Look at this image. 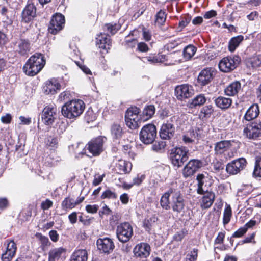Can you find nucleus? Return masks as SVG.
Segmentation results:
<instances>
[{"mask_svg": "<svg viewBox=\"0 0 261 261\" xmlns=\"http://www.w3.org/2000/svg\"><path fill=\"white\" fill-rule=\"evenodd\" d=\"M45 63L42 54L35 53L28 59L24 65L23 71L27 75L34 76L42 69Z\"/></svg>", "mask_w": 261, "mask_h": 261, "instance_id": "nucleus-1", "label": "nucleus"}, {"mask_svg": "<svg viewBox=\"0 0 261 261\" xmlns=\"http://www.w3.org/2000/svg\"><path fill=\"white\" fill-rule=\"evenodd\" d=\"M85 108L84 101L80 99H73L67 102L61 110L62 115L69 119H73L80 116Z\"/></svg>", "mask_w": 261, "mask_h": 261, "instance_id": "nucleus-2", "label": "nucleus"}, {"mask_svg": "<svg viewBox=\"0 0 261 261\" xmlns=\"http://www.w3.org/2000/svg\"><path fill=\"white\" fill-rule=\"evenodd\" d=\"M189 149L186 147H176L171 150L170 159L174 166L181 167L188 159Z\"/></svg>", "mask_w": 261, "mask_h": 261, "instance_id": "nucleus-3", "label": "nucleus"}, {"mask_svg": "<svg viewBox=\"0 0 261 261\" xmlns=\"http://www.w3.org/2000/svg\"><path fill=\"white\" fill-rule=\"evenodd\" d=\"M156 134L155 126L152 124H148L142 128L140 132V139L144 144H151L155 140Z\"/></svg>", "mask_w": 261, "mask_h": 261, "instance_id": "nucleus-4", "label": "nucleus"}, {"mask_svg": "<svg viewBox=\"0 0 261 261\" xmlns=\"http://www.w3.org/2000/svg\"><path fill=\"white\" fill-rule=\"evenodd\" d=\"M133 234V227L128 222L121 223L117 226L116 236L120 242H127L132 238Z\"/></svg>", "mask_w": 261, "mask_h": 261, "instance_id": "nucleus-5", "label": "nucleus"}, {"mask_svg": "<svg viewBox=\"0 0 261 261\" xmlns=\"http://www.w3.org/2000/svg\"><path fill=\"white\" fill-rule=\"evenodd\" d=\"M106 139V137H98L89 142L86 148L92 156H98L103 151V143Z\"/></svg>", "mask_w": 261, "mask_h": 261, "instance_id": "nucleus-6", "label": "nucleus"}, {"mask_svg": "<svg viewBox=\"0 0 261 261\" xmlns=\"http://www.w3.org/2000/svg\"><path fill=\"white\" fill-rule=\"evenodd\" d=\"M240 62L239 56L223 58L219 63L220 70L224 72H229L234 70Z\"/></svg>", "mask_w": 261, "mask_h": 261, "instance_id": "nucleus-7", "label": "nucleus"}, {"mask_svg": "<svg viewBox=\"0 0 261 261\" xmlns=\"http://www.w3.org/2000/svg\"><path fill=\"white\" fill-rule=\"evenodd\" d=\"M65 25V17L60 13H56L52 16L48 27V31L56 34L63 29Z\"/></svg>", "mask_w": 261, "mask_h": 261, "instance_id": "nucleus-8", "label": "nucleus"}, {"mask_svg": "<svg viewBox=\"0 0 261 261\" xmlns=\"http://www.w3.org/2000/svg\"><path fill=\"white\" fill-rule=\"evenodd\" d=\"M244 133L249 139H256L261 137V121L257 120L251 123L244 129Z\"/></svg>", "mask_w": 261, "mask_h": 261, "instance_id": "nucleus-9", "label": "nucleus"}, {"mask_svg": "<svg viewBox=\"0 0 261 261\" xmlns=\"http://www.w3.org/2000/svg\"><path fill=\"white\" fill-rule=\"evenodd\" d=\"M97 248L102 253L110 254L115 248L113 240L110 238H99L97 240Z\"/></svg>", "mask_w": 261, "mask_h": 261, "instance_id": "nucleus-10", "label": "nucleus"}, {"mask_svg": "<svg viewBox=\"0 0 261 261\" xmlns=\"http://www.w3.org/2000/svg\"><path fill=\"white\" fill-rule=\"evenodd\" d=\"M203 162L199 160L192 159L189 161L183 169V175L188 177L193 175L203 166Z\"/></svg>", "mask_w": 261, "mask_h": 261, "instance_id": "nucleus-11", "label": "nucleus"}, {"mask_svg": "<svg viewBox=\"0 0 261 261\" xmlns=\"http://www.w3.org/2000/svg\"><path fill=\"white\" fill-rule=\"evenodd\" d=\"M197 181V192L199 194H204L208 192V188L212 185V182L208 176L204 174H198L196 177Z\"/></svg>", "mask_w": 261, "mask_h": 261, "instance_id": "nucleus-12", "label": "nucleus"}, {"mask_svg": "<svg viewBox=\"0 0 261 261\" xmlns=\"http://www.w3.org/2000/svg\"><path fill=\"white\" fill-rule=\"evenodd\" d=\"M171 207L172 210L178 213H180L185 207L184 199L180 191L175 189L172 196Z\"/></svg>", "mask_w": 261, "mask_h": 261, "instance_id": "nucleus-13", "label": "nucleus"}, {"mask_svg": "<svg viewBox=\"0 0 261 261\" xmlns=\"http://www.w3.org/2000/svg\"><path fill=\"white\" fill-rule=\"evenodd\" d=\"M246 164L245 159L239 158L228 163L226 166V170L230 174H236L245 168Z\"/></svg>", "mask_w": 261, "mask_h": 261, "instance_id": "nucleus-14", "label": "nucleus"}, {"mask_svg": "<svg viewBox=\"0 0 261 261\" xmlns=\"http://www.w3.org/2000/svg\"><path fill=\"white\" fill-rule=\"evenodd\" d=\"M57 109L53 106L45 107L42 113V120L46 125H51L54 122L56 115Z\"/></svg>", "mask_w": 261, "mask_h": 261, "instance_id": "nucleus-15", "label": "nucleus"}, {"mask_svg": "<svg viewBox=\"0 0 261 261\" xmlns=\"http://www.w3.org/2000/svg\"><path fill=\"white\" fill-rule=\"evenodd\" d=\"M133 252L136 257L146 258L150 255V247L147 243H141L135 247Z\"/></svg>", "mask_w": 261, "mask_h": 261, "instance_id": "nucleus-16", "label": "nucleus"}, {"mask_svg": "<svg viewBox=\"0 0 261 261\" xmlns=\"http://www.w3.org/2000/svg\"><path fill=\"white\" fill-rule=\"evenodd\" d=\"M36 8L32 3L28 4L21 13L22 21L28 23L36 16Z\"/></svg>", "mask_w": 261, "mask_h": 261, "instance_id": "nucleus-17", "label": "nucleus"}, {"mask_svg": "<svg viewBox=\"0 0 261 261\" xmlns=\"http://www.w3.org/2000/svg\"><path fill=\"white\" fill-rule=\"evenodd\" d=\"M175 133V127L170 123H163L160 130V136L161 139L169 140L172 138Z\"/></svg>", "mask_w": 261, "mask_h": 261, "instance_id": "nucleus-18", "label": "nucleus"}, {"mask_svg": "<svg viewBox=\"0 0 261 261\" xmlns=\"http://www.w3.org/2000/svg\"><path fill=\"white\" fill-rule=\"evenodd\" d=\"M190 88H191V86L186 84L177 86L175 90L177 98L178 99L182 100L184 98H187L191 96L192 93Z\"/></svg>", "mask_w": 261, "mask_h": 261, "instance_id": "nucleus-19", "label": "nucleus"}, {"mask_svg": "<svg viewBox=\"0 0 261 261\" xmlns=\"http://www.w3.org/2000/svg\"><path fill=\"white\" fill-rule=\"evenodd\" d=\"M96 39V44L98 46L99 48L102 49L106 53H108L111 46V41L110 38L108 37L105 34H101Z\"/></svg>", "mask_w": 261, "mask_h": 261, "instance_id": "nucleus-20", "label": "nucleus"}, {"mask_svg": "<svg viewBox=\"0 0 261 261\" xmlns=\"http://www.w3.org/2000/svg\"><path fill=\"white\" fill-rule=\"evenodd\" d=\"M132 165L130 162L124 160H120L116 166V170L119 174H126L132 170Z\"/></svg>", "mask_w": 261, "mask_h": 261, "instance_id": "nucleus-21", "label": "nucleus"}, {"mask_svg": "<svg viewBox=\"0 0 261 261\" xmlns=\"http://www.w3.org/2000/svg\"><path fill=\"white\" fill-rule=\"evenodd\" d=\"M60 87L61 85L57 80L53 79L47 82L46 85L44 87V92L46 94H54L57 90L60 89Z\"/></svg>", "mask_w": 261, "mask_h": 261, "instance_id": "nucleus-22", "label": "nucleus"}, {"mask_svg": "<svg viewBox=\"0 0 261 261\" xmlns=\"http://www.w3.org/2000/svg\"><path fill=\"white\" fill-rule=\"evenodd\" d=\"M259 113V107L257 104L252 105L247 110L244 115V119L247 121H251L256 118Z\"/></svg>", "mask_w": 261, "mask_h": 261, "instance_id": "nucleus-23", "label": "nucleus"}, {"mask_svg": "<svg viewBox=\"0 0 261 261\" xmlns=\"http://www.w3.org/2000/svg\"><path fill=\"white\" fill-rule=\"evenodd\" d=\"M212 73L208 69H204L200 73L198 77V82L201 85L207 84L212 79Z\"/></svg>", "mask_w": 261, "mask_h": 261, "instance_id": "nucleus-24", "label": "nucleus"}, {"mask_svg": "<svg viewBox=\"0 0 261 261\" xmlns=\"http://www.w3.org/2000/svg\"><path fill=\"white\" fill-rule=\"evenodd\" d=\"M202 198L201 207L202 208H209L213 203L215 199V194L212 192H205Z\"/></svg>", "mask_w": 261, "mask_h": 261, "instance_id": "nucleus-25", "label": "nucleus"}, {"mask_svg": "<svg viewBox=\"0 0 261 261\" xmlns=\"http://www.w3.org/2000/svg\"><path fill=\"white\" fill-rule=\"evenodd\" d=\"M175 189L171 188L167 192H166L162 196L160 200V204L161 206L167 210L170 208L169 197L171 194H174Z\"/></svg>", "mask_w": 261, "mask_h": 261, "instance_id": "nucleus-26", "label": "nucleus"}, {"mask_svg": "<svg viewBox=\"0 0 261 261\" xmlns=\"http://www.w3.org/2000/svg\"><path fill=\"white\" fill-rule=\"evenodd\" d=\"M241 88V83L238 81L234 82L226 87L225 89V93L228 96H234L239 92Z\"/></svg>", "mask_w": 261, "mask_h": 261, "instance_id": "nucleus-27", "label": "nucleus"}, {"mask_svg": "<svg viewBox=\"0 0 261 261\" xmlns=\"http://www.w3.org/2000/svg\"><path fill=\"white\" fill-rule=\"evenodd\" d=\"M231 146L230 141L224 140L215 144V151L216 154H222Z\"/></svg>", "mask_w": 261, "mask_h": 261, "instance_id": "nucleus-28", "label": "nucleus"}, {"mask_svg": "<svg viewBox=\"0 0 261 261\" xmlns=\"http://www.w3.org/2000/svg\"><path fill=\"white\" fill-rule=\"evenodd\" d=\"M88 253L85 249L75 250L71 256V261H87Z\"/></svg>", "mask_w": 261, "mask_h": 261, "instance_id": "nucleus-29", "label": "nucleus"}, {"mask_svg": "<svg viewBox=\"0 0 261 261\" xmlns=\"http://www.w3.org/2000/svg\"><path fill=\"white\" fill-rule=\"evenodd\" d=\"M216 105L221 109H226L230 107L232 100L229 98L219 96L215 100Z\"/></svg>", "mask_w": 261, "mask_h": 261, "instance_id": "nucleus-30", "label": "nucleus"}, {"mask_svg": "<svg viewBox=\"0 0 261 261\" xmlns=\"http://www.w3.org/2000/svg\"><path fill=\"white\" fill-rule=\"evenodd\" d=\"M65 252V249L62 247L55 248L51 249L48 252V261H56L58 260L63 253Z\"/></svg>", "mask_w": 261, "mask_h": 261, "instance_id": "nucleus-31", "label": "nucleus"}, {"mask_svg": "<svg viewBox=\"0 0 261 261\" xmlns=\"http://www.w3.org/2000/svg\"><path fill=\"white\" fill-rule=\"evenodd\" d=\"M30 50V43L28 40L21 39L18 44L17 51L22 56L26 55Z\"/></svg>", "mask_w": 261, "mask_h": 261, "instance_id": "nucleus-32", "label": "nucleus"}, {"mask_svg": "<svg viewBox=\"0 0 261 261\" xmlns=\"http://www.w3.org/2000/svg\"><path fill=\"white\" fill-rule=\"evenodd\" d=\"M111 133L114 139H120L123 134V131L121 125L118 123H113L111 127Z\"/></svg>", "mask_w": 261, "mask_h": 261, "instance_id": "nucleus-33", "label": "nucleus"}, {"mask_svg": "<svg viewBox=\"0 0 261 261\" xmlns=\"http://www.w3.org/2000/svg\"><path fill=\"white\" fill-rule=\"evenodd\" d=\"M244 37L242 35H238L232 38L229 42L228 49L231 52H233L238 47L240 43L243 40Z\"/></svg>", "mask_w": 261, "mask_h": 261, "instance_id": "nucleus-34", "label": "nucleus"}, {"mask_svg": "<svg viewBox=\"0 0 261 261\" xmlns=\"http://www.w3.org/2000/svg\"><path fill=\"white\" fill-rule=\"evenodd\" d=\"M155 112V108L153 105L146 106L143 110L142 114L143 121H145L151 118Z\"/></svg>", "mask_w": 261, "mask_h": 261, "instance_id": "nucleus-35", "label": "nucleus"}, {"mask_svg": "<svg viewBox=\"0 0 261 261\" xmlns=\"http://www.w3.org/2000/svg\"><path fill=\"white\" fill-rule=\"evenodd\" d=\"M197 48L193 45H188L183 50V57L186 60H190L195 55Z\"/></svg>", "mask_w": 261, "mask_h": 261, "instance_id": "nucleus-36", "label": "nucleus"}, {"mask_svg": "<svg viewBox=\"0 0 261 261\" xmlns=\"http://www.w3.org/2000/svg\"><path fill=\"white\" fill-rule=\"evenodd\" d=\"M206 101L205 96L202 94H199L194 97L190 103V107L191 108L195 107L197 106H201L204 104Z\"/></svg>", "mask_w": 261, "mask_h": 261, "instance_id": "nucleus-37", "label": "nucleus"}, {"mask_svg": "<svg viewBox=\"0 0 261 261\" xmlns=\"http://www.w3.org/2000/svg\"><path fill=\"white\" fill-rule=\"evenodd\" d=\"M139 109L136 107H132L127 109L126 111L125 117L131 118L133 119H140L139 117Z\"/></svg>", "mask_w": 261, "mask_h": 261, "instance_id": "nucleus-38", "label": "nucleus"}, {"mask_svg": "<svg viewBox=\"0 0 261 261\" xmlns=\"http://www.w3.org/2000/svg\"><path fill=\"white\" fill-rule=\"evenodd\" d=\"M120 28V25L116 23H108L104 26V30L107 31L108 34H110L112 35H114Z\"/></svg>", "mask_w": 261, "mask_h": 261, "instance_id": "nucleus-39", "label": "nucleus"}, {"mask_svg": "<svg viewBox=\"0 0 261 261\" xmlns=\"http://www.w3.org/2000/svg\"><path fill=\"white\" fill-rule=\"evenodd\" d=\"M75 206L74 200L73 198L67 197L62 202V207L63 210L72 209Z\"/></svg>", "mask_w": 261, "mask_h": 261, "instance_id": "nucleus-40", "label": "nucleus"}, {"mask_svg": "<svg viewBox=\"0 0 261 261\" xmlns=\"http://www.w3.org/2000/svg\"><path fill=\"white\" fill-rule=\"evenodd\" d=\"M155 23L158 26H161L164 24L166 19V14L165 12L161 10L156 15Z\"/></svg>", "mask_w": 261, "mask_h": 261, "instance_id": "nucleus-41", "label": "nucleus"}, {"mask_svg": "<svg viewBox=\"0 0 261 261\" xmlns=\"http://www.w3.org/2000/svg\"><path fill=\"white\" fill-rule=\"evenodd\" d=\"M232 216L231 208L230 205L227 206L224 211L223 223L224 225L227 224L230 220Z\"/></svg>", "mask_w": 261, "mask_h": 261, "instance_id": "nucleus-42", "label": "nucleus"}, {"mask_svg": "<svg viewBox=\"0 0 261 261\" xmlns=\"http://www.w3.org/2000/svg\"><path fill=\"white\" fill-rule=\"evenodd\" d=\"M213 107L212 105L205 106L200 111V116L203 118H208L213 113Z\"/></svg>", "mask_w": 261, "mask_h": 261, "instance_id": "nucleus-43", "label": "nucleus"}, {"mask_svg": "<svg viewBox=\"0 0 261 261\" xmlns=\"http://www.w3.org/2000/svg\"><path fill=\"white\" fill-rule=\"evenodd\" d=\"M39 240L41 243V248L44 251L47 250L48 247L51 245V242L49 241L48 238L47 237L39 234Z\"/></svg>", "mask_w": 261, "mask_h": 261, "instance_id": "nucleus-44", "label": "nucleus"}, {"mask_svg": "<svg viewBox=\"0 0 261 261\" xmlns=\"http://www.w3.org/2000/svg\"><path fill=\"white\" fill-rule=\"evenodd\" d=\"M139 121L140 119H133L131 118L125 117L126 125L132 129H135L139 127Z\"/></svg>", "mask_w": 261, "mask_h": 261, "instance_id": "nucleus-45", "label": "nucleus"}, {"mask_svg": "<svg viewBox=\"0 0 261 261\" xmlns=\"http://www.w3.org/2000/svg\"><path fill=\"white\" fill-rule=\"evenodd\" d=\"M5 244L7 245L6 252L11 253L12 254H16L17 246L13 240H7Z\"/></svg>", "mask_w": 261, "mask_h": 261, "instance_id": "nucleus-46", "label": "nucleus"}, {"mask_svg": "<svg viewBox=\"0 0 261 261\" xmlns=\"http://www.w3.org/2000/svg\"><path fill=\"white\" fill-rule=\"evenodd\" d=\"M46 146L51 150H54L58 147V140L57 138H49L46 142Z\"/></svg>", "mask_w": 261, "mask_h": 261, "instance_id": "nucleus-47", "label": "nucleus"}, {"mask_svg": "<svg viewBox=\"0 0 261 261\" xmlns=\"http://www.w3.org/2000/svg\"><path fill=\"white\" fill-rule=\"evenodd\" d=\"M250 63L253 68L260 66L261 65V55H256L250 58Z\"/></svg>", "mask_w": 261, "mask_h": 261, "instance_id": "nucleus-48", "label": "nucleus"}, {"mask_svg": "<svg viewBox=\"0 0 261 261\" xmlns=\"http://www.w3.org/2000/svg\"><path fill=\"white\" fill-rule=\"evenodd\" d=\"M116 194L110 189H107L101 195V199H116Z\"/></svg>", "mask_w": 261, "mask_h": 261, "instance_id": "nucleus-49", "label": "nucleus"}, {"mask_svg": "<svg viewBox=\"0 0 261 261\" xmlns=\"http://www.w3.org/2000/svg\"><path fill=\"white\" fill-rule=\"evenodd\" d=\"M166 144L164 141L155 142L152 146V148L155 151H162L165 148Z\"/></svg>", "mask_w": 261, "mask_h": 261, "instance_id": "nucleus-50", "label": "nucleus"}, {"mask_svg": "<svg viewBox=\"0 0 261 261\" xmlns=\"http://www.w3.org/2000/svg\"><path fill=\"white\" fill-rule=\"evenodd\" d=\"M253 174L255 177H261V158L256 161Z\"/></svg>", "mask_w": 261, "mask_h": 261, "instance_id": "nucleus-51", "label": "nucleus"}, {"mask_svg": "<svg viewBox=\"0 0 261 261\" xmlns=\"http://www.w3.org/2000/svg\"><path fill=\"white\" fill-rule=\"evenodd\" d=\"M178 45V43L176 41L172 40L169 41L164 46V50H167L168 51H171L172 49L177 46Z\"/></svg>", "mask_w": 261, "mask_h": 261, "instance_id": "nucleus-52", "label": "nucleus"}, {"mask_svg": "<svg viewBox=\"0 0 261 261\" xmlns=\"http://www.w3.org/2000/svg\"><path fill=\"white\" fill-rule=\"evenodd\" d=\"M198 249L194 248L187 255V259L189 261H196L197 258Z\"/></svg>", "mask_w": 261, "mask_h": 261, "instance_id": "nucleus-53", "label": "nucleus"}, {"mask_svg": "<svg viewBox=\"0 0 261 261\" xmlns=\"http://www.w3.org/2000/svg\"><path fill=\"white\" fill-rule=\"evenodd\" d=\"M99 208V206L96 204L94 205H87L85 209L87 213L95 214L96 213Z\"/></svg>", "mask_w": 261, "mask_h": 261, "instance_id": "nucleus-54", "label": "nucleus"}, {"mask_svg": "<svg viewBox=\"0 0 261 261\" xmlns=\"http://www.w3.org/2000/svg\"><path fill=\"white\" fill-rule=\"evenodd\" d=\"M247 232L246 227L244 226L240 228L238 230L234 232L232 235L233 238H240L242 237Z\"/></svg>", "mask_w": 261, "mask_h": 261, "instance_id": "nucleus-55", "label": "nucleus"}, {"mask_svg": "<svg viewBox=\"0 0 261 261\" xmlns=\"http://www.w3.org/2000/svg\"><path fill=\"white\" fill-rule=\"evenodd\" d=\"M186 232L187 231L184 230L177 232L173 237L174 240L176 241H181L186 236Z\"/></svg>", "mask_w": 261, "mask_h": 261, "instance_id": "nucleus-56", "label": "nucleus"}, {"mask_svg": "<svg viewBox=\"0 0 261 261\" xmlns=\"http://www.w3.org/2000/svg\"><path fill=\"white\" fill-rule=\"evenodd\" d=\"M15 255V254L5 251L2 255V260L3 261H11Z\"/></svg>", "mask_w": 261, "mask_h": 261, "instance_id": "nucleus-57", "label": "nucleus"}, {"mask_svg": "<svg viewBox=\"0 0 261 261\" xmlns=\"http://www.w3.org/2000/svg\"><path fill=\"white\" fill-rule=\"evenodd\" d=\"M53 202L48 199L43 201L41 204V207L43 210H47L53 206Z\"/></svg>", "mask_w": 261, "mask_h": 261, "instance_id": "nucleus-58", "label": "nucleus"}, {"mask_svg": "<svg viewBox=\"0 0 261 261\" xmlns=\"http://www.w3.org/2000/svg\"><path fill=\"white\" fill-rule=\"evenodd\" d=\"M213 169L215 172H219L224 169L223 164L219 161H216L213 164Z\"/></svg>", "mask_w": 261, "mask_h": 261, "instance_id": "nucleus-59", "label": "nucleus"}, {"mask_svg": "<svg viewBox=\"0 0 261 261\" xmlns=\"http://www.w3.org/2000/svg\"><path fill=\"white\" fill-rule=\"evenodd\" d=\"M145 176L143 175H137L136 177L134 178L133 179V184L134 185H140L142 181L144 179Z\"/></svg>", "mask_w": 261, "mask_h": 261, "instance_id": "nucleus-60", "label": "nucleus"}, {"mask_svg": "<svg viewBox=\"0 0 261 261\" xmlns=\"http://www.w3.org/2000/svg\"><path fill=\"white\" fill-rule=\"evenodd\" d=\"M158 58L156 56H149L144 58L143 61L145 62L146 61H147L149 62L150 63H158Z\"/></svg>", "mask_w": 261, "mask_h": 261, "instance_id": "nucleus-61", "label": "nucleus"}, {"mask_svg": "<svg viewBox=\"0 0 261 261\" xmlns=\"http://www.w3.org/2000/svg\"><path fill=\"white\" fill-rule=\"evenodd\" d=\"M49 236L53 242H56L58 241L59 239V234L56 230H52L50 231L49 232Z\"/></svg>", "mask_w": 261, "mask_h": 261, "instance_id": "nucleus-62", "label": "nucleus"}, {"mask_svg": "<svg viewBox=\"0 0 261 261\" xmlns=\"http://www.w3.org/2000/svg\"><path fill=\"white\" fill-rule=\"evenodd\" d=\"M225 237V233L223 232H219L217 238L215 240V244H222L223 242Z\"/></svg>", "mask_w": 261, "mask_h": 261, "instance_id": "nucleus-63", "label": "nucleus"}, {"mask_svg": "<svg viewBox=\"0 0 261 261\" xmlns=\"http://www.w3.org/2000/svg\"><path fill=\"white\" fill-rule=\"evenodd\" d=\"M111 210L106 205H105L102 210L99 212V214L100 217H102L103 215H108L111 214Z\"/></svg>", "mask_w": 261, "mask_h": 261, "instance_id": "nucleus-64", "label": "nucleus"}]
</instances>
